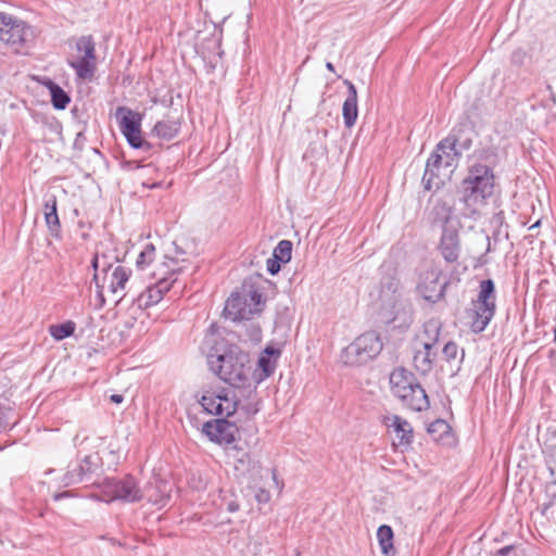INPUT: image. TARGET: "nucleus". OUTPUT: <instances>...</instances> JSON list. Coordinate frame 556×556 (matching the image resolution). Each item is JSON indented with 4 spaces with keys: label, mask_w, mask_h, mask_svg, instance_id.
<instances>
[{
    "label": "nucleus",
    "mask_w": 556,
    "mask_h": 556,
    "mask_svg": "<svg viewBox=\"0 0 556 556\" xmlns=\"http://www.w3.org/2000/svg\"><path fill=\"white\" fill-rule=\"evenodd\" d=\"M208 365L219 379L235 388L254 384L250 357L238 346H229L220 354L210 355Z\"/></svg>",
    "instance_id": "1"
},
{
    "label": "nucleus",
    "mask_w": 556,
    "mask_h": 556,
    "mask_svg": "<svg viewBox=\"0 0 556 556\" xmlns=\"http://www.w3.org/2000/svg\"><path fill=\"white\" fill-rule=\"evenodd\" d=\"M494 189V172L485 164L471 165L468 175L462 181L463 200L473 210L485 205L488 199L493 195Z\"/></svg>",
    "instance_id": "2"
},
{
    "label": "nucleus",
    "mask_w": 556,
    "mask_h": 556,
    "mask_svg": "<svg viewBox=\"0 0 556 556\" xmlns=\"http://www.w3.org/2000/svg\"><path fill=\"white\" fill-rule=\"evenodd\" d=\"M389 382L391 392L410 409L421 412L429 407V399L425 390L407 369L395 368L390 374Z\"/></svg>",
    "instance_id": "3"
},
{
    "label": "nucleus",
    "mask_w": 556,
    "mask_h": 556,
    "mask_svg": "<svg viewBox=\"0 0 556 556\" xmlns=\"http://www.w3.org/2000/svg\"><path fill=\"white\" fill-rule=\"evenodd\" d=\"M440 338V328L434 323L424 325L413 341L414 356L413 365L420 374H428L434 364H438L437 352L434 351Z\"/></svg>",
    "instance_id": "4"
},
{
    "label": "nucleus",
    "mask_w": 556,
    "mask_h": 556,
    "mask_svg": "<svg viewBox=\"0 0 556 556\" xmlns=\"http://www.w3.org/2000/svg\"><path fill=\"white\" fill-rule=\"evenodd\" d=\"M136 268L146 278L174 276L181 270L179 262L157 252L153 243H147L136 258Z\"/></svg>",
    "instance_id": "5"
},
{
    "label": "nucleus",
    "mask_w": 556,
    "mask_h": 556,
    "mask_svg": "<svg viewBox=\"0 0 556 556\" xmlns=\"http://www.w3.org/2000/svg\"><path fill=\"white\" fill-rule=\"evenodd\" d=\"M495 287L491 279L482 280L479 293L472 301L471 308L467 313L470 329L479 333L483 331L495 315Z\"/></svg>",
    "instance_id": "6"
},
{
    "label": "nucleus",
    "mask_w": 556,
    "mask_h": 556,
    "mask_svg": "<svg viewBox=\"0 0 556 556\" xmlns=\"http://www.w3.org/2000/svg\"><path fill=\"white\" fill-rule=\"evenodd\" d=\"M199 403L207 414L215 416L230 417L238 408L236 392L219 386L204 388Z\"/></svg>",
    "instance_id": "7"
},
{
    "label": "nucleus",
    "mask_w": 556,
    "mask_h": 556,
    "mask_svg": "<svg viewBox=\"0 0 556 556\" xmlns=\"http://www.w3.org/2000/svg\"><path fill=\"white\" fill-rule=\"evenodd\" d=\"M381 350L382 343L379 337L374 332H366L342 351L341 361L345 366H362L375 358Z\"/></svg>",
    "instance_id": "8"
},
{
    "label": "nucleus",
    "mask_w": 556,
    "mask_h": 556,
    "mask_svg": "<svg viewBox=\"0 0 556 556\" xmlns=\"http://www.w3.org/2000/svg\"><path fill=\"white\" fill-rule=\"evenodd\" d=\"M262 294L253 287L243 288L241 292L232 293L226 301L224 314L237 321L251 318L262 311Z\"/></svg>",
    "instance_id": "9"
},
{
    "label": "nucleus",
    "mask_w": 556,
    "mask_h": 556,
    "mask_svg": "<svg viewBox=\"0 0 556 556\" xmlns=\"http://www.w3.org/2000/svg\"><path fill=\"white\" fill-rule=\"evenodd\" d=\"M99 500L111 503L122 501L134 503L142 500V493L136 479L131 476H125L122 479H106L100 485Z\"/></svg>",
    "instance_id": "10"
},
{
    "label": "nucleus",
    "mask_w": 556,
    "mask_h": 556,
    "mask_svg": "<svg viewBox=\"0 0 556 556\" xmlns=\"http://www.w3.org/2000/svg\"><path fill=\"white\" fill-rule=\"evenodd\" d=\"M76 55L68 63L80 79H91L96 71V45L91 36L81 37L76 43Z\"/></svg>",
    "instance_id": "11"
},
{
    "label": "nucleus",
    "mask_w": 556,
    "mask_h": 556,
    "mask_svg": "<svg viewBox=\"0 0 556 556\" xmlns=\"http://www.w3.org/2000/svg\"><path fill=\"white\" fill-rule=\"evenodd\" d=\"M116 118L122 134L126 137L128 143L134 148H142L144 140L141 135V116L139 113L126 106L116 109Z\"/></svg>",
    "instance_id": "12"
},
{
    "label": "nucleus",
    "mask_w": 556,
    "mask_h": 556,
    "mask_svg": "<svg viewBox=\"0 0 556 556\" xmlns=\"http://www.w3.org/2000/svg\"><path fill=\"white\" fill-rule=\"evenodd\" d=\"M26 25L21 20L0 12V41L18 49L25 42Z\"/></svg>",
    "instance_id": "13"
},
{
    "label": "nucleus",
    "mask_w": 556,
    "mask_h": 556,
    "mask_svg": "<svg viewBox=\"0 0 556 556\" xmlns=\"http://www.w3.org/2000/svg\"><path fill=\"white\" fill-rule=\"evenodd\" d=\"M455 156L456 153L453 146L446 147L445 142H440L437 146V149L430 155L426 166L424 179L427 180V189H431L432 184L438 187L439 182H434L433 177L439 176L437 172L441 168L442 165L445 167L453 166Z\"/></svg>",
    "instance_id": "14"
},
{
    "label": "nucleus",
    "mask_w": 556,
    "mask_h": 556,
    "mask_svg": "<svg viewBox=\"0 0 556 556\" xmlns=\"http://www.w3.org/2000/svg\"><path fill=\"white\" fill-rule=\"evenodd\" d=\"M203 433L210 441L219 445L233 444L239 435V428L236 424L226 419H214L203 425Z\"/></svg>",
    "instance_id": "15"
},
{
    "label": "nucleus",
    "mask_w": 556,
    "mask_h": 556,
    "mask_svg": "<svg viewBox=\"0 0 556 556\" xmlns=\"http://www.w3.org/2000/svg\"><path fill=\"white\" fill-rule=\"evenodd\" d=\"M442 270L435 266L430 267L420 275L418 283L419 294L429 302H437L443 295L446 282L441 281Z\"/></svg>",
    "instance_id": "16"
},
{
    "label": "nucleus",
    "mask_w": 556,
    "mask_h": 556,
    "mask_svg": "<svg viewBox=\"0 0 556 556\" xmlns=\"http://www.w3.org/2000/svg\"><path fill=\"white\" fill-rule=\"evenodd\" d=\"M281 355V350L274 345H267L261 353L256 368H252L253 383L258 384L267 379L274 371L277 365V361Z\"/></svg>",
    "instance_id": "17"
},
{
    "label": "nucleus",
    "mask_w": 556,
    "mask_h": 556,
    "mask_svg": "<svg viewBox=\"0 0 556 556\" xmlns=\"http://www.w3.org/2000/svg\"><path fill=\"white\" fill-rule=\"evenodd\" d=\"M383 422L395 437L394 446L408 447L412 444L414 431L412 425L406 419L397 415H391L384 417Z\"/></svg>",
    "instance_id": "18"
},
{
    "label": "nucleus",
    "mask_w": 556,
    "mask_h": 556,
    "mask_svg": "<svg viewBox=\"0 0 556 556\" xmlns=\"http://www.w3.org/2000/svg\"><path fill=\"white\" fill-rule=\"evenodd\" d=\"M464 355V350H459L455 342H447L442 350L441 356L438 358L440 370L451 376L455 375L460 368Z\"/></svg>",
    "instance_id": "19"
},
{
    "label": "nucleus",
    "mask_w": 556,
    "mask_h": 556,
    "mask_svg": "<svg viewBox=\"0 0 556 556\" xmlns=\"http://www.w3.org/2000/svg\"><path fill=\"white\" fill-rule=\"evenodd\" d=\"M439 250L445 261L454 263L458 260L460 245L458 231L455 228H444Z\"/></svg>",
    "instance_id": "20"
},
{
    "label": "nucleus",
    "mask_w": 556,
    "mask_h": 556,
    "mask_svg": "<svg viewBox=\"0 0 556 556\" xmlns=\"http://www.w3.org/2000/svg\"><path fill=\"white\" fill-rule=\"evenodd\" d=\"M172 277L173 276L154 278L156 282L149 287L141 295V300L144 302L146 306L155 305L162 300L163 295L168 292L173 286L174 279H172Z\"/></svg>",
    "instance_id": "21"
},
{
    "label": "nucleus",
    "mask_w": 556,
    "mask_h": 556,
    "mask_svg": "<svg viewBox=\"0 0 556 556\" xmlns=\"http://www.w3.org/2000/svg\"><path fill=\"white\" fill-rule=\"evenodd\" d=\"M344 83L348 86L349 96L343 103L342 115L344 125L351 128L355 125L358 116L357 90L351 81L345 80Z\"/></svg>",
    "instance_id": "22"
},
{
    "label": "nucleus",
    "mask_w": 556,
    "mask_h": 556,
    "mask_svg": "<svg viewBox=\"0 0 556 556\" xmlns=\"http://www.w3.org/2000/svg\"><path fill=\"white\" fill-rule=\"evenodd\" d=\"M393 530L390 526L382 525L377 530V540L381 549V553L386 556H393L395 548L393 544Z\"/></svg>",
    "instance_id": "23"
},
{
    "label": "nucleus",
    "mask_w": 556,
    "mask_h": 556,
    "mask_svg": "<svg viewBox=\"0 0 556 556\" xmlns=\"http://www.w3.org/2000/svg\"><path fill=\"white\" fill-rule=\"evenodd\" d=\"M428 432L434 441L443 444L448 443L453 438L450 425L442 419L431 422L428 427Z\"/></svg>",
    "instance_id": "24"
},
{
    "label": "nucleus",
    "mask_w": 556,
    "mask_h": 556,
    "mask_svg": "<svg viewBox=\"0 0 556 556\" xmlns=\"http://www.w3.org/2000/svg\"><path fill=\"white\" fill-rule=\"evenodd\" d=\"M129 279V270L124 266H116L110 275L109 288L113 293L123 292Z\"/></svg>",
    "instance_id": "25"
},
{
    "label": "nucleus",
    "mask_w": 556,
    "mask_h": 556,
    "mask_svg": "<svg viewBox=\"0 0 556 556\" xmlns=\"http://www.w3.org/2000/svg\"><path fill=\"white\" fill-rule=\"evenodd\" d=\"M179 128L180 123L178 121L165 118L155 124L153 131L157 137L169 140L178 134Z\"/></svg>",
    "instance_id": "26"
},
{
    "label": "nucleus",
    "mask_w": 556,
    "mask_h": 556,
    "mask_svg": "<svg viewBox=\"0 0 556 556\" xmlns=\"http://www.w3.org/2000/svg\"><path fill=\"white\" fill-rule=\"evenodd\" d=\"M45 85L50 91L53 106L58 110H64L71 101L68 94L51 80L46 81Z\"/></svg>",
    "instance_id": "27"
},
{
    "label": "nucleus",
    "mask_w": 556,
    "mask_h": 556,
    "mask_svg": "<svg viewBox=\"0 0 556 556\" xmlns=\"http://www.w3.org/2000/svg\"><path fill=\"white\" fill-rule=\"evenodd\" d=\"M45 220L50 230H58L61 226L59 215L56 212V198L52 197L51 200L45 203Z\"/></svg>",
    "instance_id": "28"
},
{
    "label": "nucleus",
    "mask_w": 556,
    "mask_h": 556,
    "mask_svg": "<svg viewBox=\"0 0 556 556\" xmlns=\"http://www.w3.org/2000/svg\"><path fill=\"white\" fill-rule=\"evenodd\" d=\"M75 329H76L75 323L72 320H67L63 324L51 325L49 327V333L56 341H61L67 337L73 336L75 332Z\"/></svg>",
    "instance_id": "29"
},
{
    "label": "nucleus",
    "mask_w": 556,
    "mask_h": 556,
    "mask_svg": "<svg viewBox=\"0 0 556 556\" xmlns=\"http://www.w3.org/2000/svg\"><path fill=\"white\" fill-rule=\"evenodd\" d=\"M292 255V243L289 240H281L274 250V256L281 263H288Z\"/></svg>",
    "instance_id": "30"
},
{
    "label": "nucleus",
    "mask_w": 556,
    "mask_h": 556,
    "mask_svg": "<svg viewBox=\"0 0 556 556\" xmlns=\"http://www.w3.org/2000/svg\"><path fill=\"white\" fill-rule=\"evenodd\" d=\"M150 174H157V169L151 165H148L142 167L138 174V179L140 180L141 185L146 188H154L159 185L157 181L155 180H144V176Z\"/></svg>",
    "instance_id": "31"
},
{
    "label": "nucleus",
    "mask_w": 556,
    "mask_h": 556,
    "mask_svg": "<svg viewBox=\"0 0 556 556\" xmlns=\"http://www.w3.org/2000/svg\"><path fill=\"white\" fill-rule=\"evenodd\" d=\"M280 263L281 262L275 256H273L271 258H268L266 262L267 270L271 275H276L280 270Z\"/></svg>",
    "instance_id": "32"
},
{
    "label": "nucleus",
    "mask_w": 556,
    "mask_h": 556,
    "mask_svg": "<svg viewBox=\"0 0 556 556\" xmlns=\"http://www.w3.org/2000/svg\"><path fill=\"white\" fill-rule=\"evenodd\" d=\"M255 500L258 503L266 504L270 501V493L266 489H260L255 494Z\"/></svg>",
    "instance_id": "33"
},
{
    "label": "nucleus",
    "mask_w": 556,
    "mask_h": 556,
    "mask_svg": "<svg viewBox=\"0 0 556 556\" xmlns=\"http://www.w3.org/2000/svg\"><path fill=\"white\" fill-rule=\"evenodd\" d=\"M110 399H111V402H113L115 404H121L124 401V397L121 394H113V395H111Z\"/></svg>",
    "instance_id": "34"
},
{
    "label": "nucleus",
    "mask_w": 556,
    "mask_h": 556,
    "mask_svg": "<svg viewBox=\"0 0 556 556\" xmlns=\"http://www.w3.org/2000/svg\"><path fill=\"white\" fill-rule=\"evenodd\" d=\"M257 412H258V406H257V404H253V405H251V406L249 407V409H248V415H249V416H253V415H255Z\"/></svg>",
    "instance_id": "35"
},
{
    "label": "nucleus",
    "mask_w": 556,
    "mask_h": 556,
    "mask_svg": "<svg viewBox=\"0 0 556 556\" xmlns=\"http://www.w3.org/2000/svg\"><path fill=\"white\" fill-rule=\"evenodd\" d=\"M149 501L152 502L153 504H164L165 503V497H161V498H153V497H149Z\"/></svg>",
    "instance_id": "36"
},
{
    "label": "nucleus",
    "mask_w": 556,
    "mask_h": 556,
    "mask_svg": "<svg viewBox=\"0 0 556 556\" xmlns=\"http://www.w3.org/2000/svg\"><path fill=\"white\" fill-rule=\"evenodd\" d=\"M326 67H327V70H328V71H330V72H334V66H333V64H332V63L328 62V63L326 64Z\"/></svg>",
    "instance_id": "37"
},
{
    "label": "nucleus",
    "mask_w": 556,
    "mask_h": 556,
    "mask_svg": "<svg viewBox=\"0 0 556 556\" xmlns=\"http://www.w3.org/2000/svg\"><path fill=\"white\" fill-rule=\"evenodd\" d=\"M237 509H238V506H233V505H230V506H229V510H231V511H235V510H237Z\"/></svg>",
    "instance_id": "38"
},
{
    "label": "nucleus",
    "mask_w": 556,
    "mask_h": 556,
    "mask_svg": "<svg viewBox=\"0 0 556 556\" xmlns=\"http://www.w3.org/2000/svg\"><path fill=\"white\" fill-rule=\"evenodd\" d=\"M539 224H540V222H536L535 224H533V225L530 227V229L538 227V226H539Z\"/></svg>",
    "instance_id": "39"
},
{
    "label": "nucleus",
    "mask_w": 556,
    "mask_h": 556,
    "mask_svg": "<svg viewBox=\"0 0 556 556\" xmlns=\"http://www.w3.org/2000/svg\"><path fill=\"white\" fill-rule=\"evenodd\" d=\"M97 262H98V258L97 256L93 258V266L97 267Z\"/></svg>",
    "instance_id": "40"
},
{
    "label": "nucleus",
    "mask_w": 556,
    "mask_h": 556,
    "mask_svg": "<svg viewBox=\"0 0 556 556\" xmlns=\"http://www.w3.org/2000/svg\"><path fill=\"white\" fill-rule=\"evenodd\" d=\"M554 340L556 342V328H555V331H554Z\"/></svg>",
    "instance_id": "41"
}]
</instances>
